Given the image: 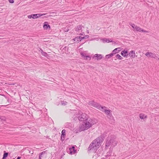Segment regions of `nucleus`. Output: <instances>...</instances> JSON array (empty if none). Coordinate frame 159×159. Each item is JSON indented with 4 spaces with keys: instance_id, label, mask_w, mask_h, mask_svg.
Instances as JSON below:
<instances>
[{
    "instance_id": "f257e3e1",
    "label": "nucleus",
    "mask_w": 159,
    "mask_h": 159,
    "mask_svg": "<svg viewBox=\"0 0 159 159\" xmlns=\"http://www.w3.org/2000/svg\"><path fill=\"white\" fill-rule=\"evenodd\" d=\"M78 119L80 121L84 122V124L80 127L79 131L80 132L88 129L94 124L93 120L90 118L89 119L88 116L85 113H82L79 116Z\"/></svg>"
},
{
    "instance_id": "f03ea898",
    "label": "nucleus",
    "mask_w": 159,
    "mask_h": 159,
    "mask_svg": "<svg viewBox=\"0 0 159 159\" xmlns=\"http://www.w3.org/2000/svg\"><path fill=\"white\" fill-rule=\"evenodd\" d=\"M105 138L104 135H101L100 136L94 140L90 144L88 151H95L98 149L101 145V143L103 141Z\"/></svg>"
},
{
    "instance_id": "7ed1b4c3",
    "label": "nucleus",
    "mask_w": 159,
    "mask_h": 159,
    "mask_svg": "<svg viewBox=\"0 0 159 159\" xmlns=\"http://www.w3.org/2000/svg\"><path fill=\"white\" fill-rule=\"evenodd\" d=\"M105 148H108L110 146L113 147L116 146L117 141L116 139V137L113 135L108 136L106 139Z\"/></svg>"
},
{
    "instance_id": "20e7f679",
    "label": "nucleus",
    "mask_w": 159,
    "mask_h": 159,
    "mask_svg": "<svg viewBox=\"0 0 159 159\" xmlns=\"http://www.w3.org/2000/svg\"><path fill=\"white\" fill-rule=\"evenodd\" d=\"M88 104L89 105L95 107L102 111H103V108H106V107L101 106L99 103L94 102L93 100L89 101Z\"/></svg>"
},
{
    "instance_id": "39448f33",
    "label": "nucleus",
    "mask_w": 159,
    "mask_h": 159,
    "mask_svg": "<svg viewBox=\"0 0 159 159\" xmlns=\"http://www.w3.org/2000/svg\"><path fill=\"white\" fill-rule=\"evenodd\" d=\"M76 152V150L75 149V147L73 146L70 148L67 151V152L70 154H75Z\"/></svg>"
},
{
    "instance_id": "423d86ee",
    "label": "nucleus",
    "mask_w": 159,
    "mask_h": 159,
    "mask_svg": "<svg viewBox=\"0 0 159 159\" xmlns=\"http://www.w3.org/2000/svg\"><path fill=\"white\" fill-rule=\"evenodd\" d=\"M121 55L124 57H127L129 55L127 50L125 49L121 52Z\"/></svg>"
},
{
    "instance_id": "0eeeda50",
    "label": "nucleus",
    "mask_w": 159,
    "mask_h": 159,
    "mask_svg": "<svg viewBox=\"0 0 159 159\" xmlns=\"http://www.w3.org/2000/svg\"><path fill=\"white\" fill-rule=\"evenodd\" d=\"M66 136V130L65 129H63L61 131V138L62 141L64 140Z\"/></svg>"
},
{
    "instance_id": "6e6552de",
    "label": "nucleus",
    "mask_w": 159,
    "mask_h": 159,
    "mask_svg": "<svg viewBox=\"0 0 159 159\" xmlns=\"http://www.w3.org/2000/svg\"><path fill=\"white\" fill-rule=\"evenodd\" d=\"M145 55L146 56H149L150 57L154 58L156 56V54H155L149 52H146L145 54Z\"/></svg>"
},
{
    "instance_id": "1a4fd4ad",
    "label": "nucleus",
    "mask_w": 159,
    "mask_h": 159,
    "mask_svg": "<svg viewBox=\"0 0 159 159\" xmlns=\"http://www.w3.org/2000/svg\"><path fill=\"white\" fill-rule=\"evenodd\" d=\"M45 14H41V13H39V14H32V16H33V19H36L40 16H42L43 15H45Z\"/></svg>"
},
{
    "instance_id": "9d476101",
    "label": "nucleus",
    "mask_w": 159,
    "mask_h": 159,
    "mask_svg": "<svg viewBox=\"0 0 159 159\" xmlns=\"http://www.w3.org/2000/svg\"><path fill=\"white\" fill-rule=\"evenodd\" d=\"M43 28L45 30H48L50 29V26L48 24V23L47 22H45L44 23L43 25Z\"/></svg>"
},
{
    "instance_id": "9b49d317",
    "label": "nucleus",
    "mask_w": 159,
    "mask_h": 159,
    "mask_svg": "<svg viewBox=\"0 0 159 159\" xmlns=\"http://www.w3.org/2000/svg\"><path fill=\"white\" fill-rule=\"evenodd\" d=\"M129 55L130 57L134 58L135 57V51L134 50H132L129 53Z\"/></svg>"
},
{
    "instance_id": "f8f14e48",
    "label": "nucleus",
    "mask_w": 159,
    "mask_h": 159,
    "mask_svg": "<svg viewBox=\"0 0 159 159\" xmlns=\"http://www.w3.org/2000/svg\"><path fill=\"white\" fill-rule=\"evenodd\" d=\"M83 27L84 28V27L82 26L81 25H77L75 31H76V32H79V30H82Z\"/></svg>"
},
{
    "instance_id": "ddd939ff",
    "label": "nucleus",
    "mask_w": 159,
    "mask_h": 159,
    "mask_svg": "<svg viewBox=\"0 0 159 159\" xmlns=\"http://www.w3.org/2000/svg\"><path fill=\"white\" fill-rule=\"evenodd\" d=\"M120 50H121V48H118L115 49L113 50L112 52L114 54L117 53Z\"/></svg>"
},
{
    "instance_id": "4468645a",
    "label": "nucleus",
    "mask_w": 159,
    "mask_h": 159,
    "mask_svg": "<svg viewBox=\"0 0 159 159\" xmlns=\"http://www.w3.org/2000/svg\"><path fill=\"white\" fill-rule=\"evenodd\" d=\"M81 38V36H77L74 38L73 39L75 41V42H79V41H81L82 40Z\"/></svg>"
},
{
    "instance_id": "2eb2a0df",
    "label": "nucleus",
    "mask_w": 159,
    "mask_h": 159,
    "mask_svg": "<svg viewBox=\"0 0 159 159\" xmlns=\"http://www.w3.org/2000/svg\"><path fill=\"white\" fill-rule=\"evenodd\" d=\"M107 115L110 114V112L111 111L110 110H107L106 108H103V111Z\"/></svg>"
},
{
    "instance_id": "dca6fc26",
    "label": "nucleus",
    "mask_w": 159,
    "mask_h": 159,
    "mask_svg": "<svg viewBox=\"0 0 159 159\" xmlns=\"http://www.w3.org/2000/svg\"><path fill=\"white\" fill-rule=\"evenodd\" d=\"M8 155V153L6 152V151H4V154L3 156V157L2 159H6Z\"/></svg>"
},
{
    "instance_id": "f3484780",
    "label": "nucleus",
    "mask_w": 159,
    "mask_h": 159,
    "mask_svg": "<svg viewBox=\"0 0 159 159\" xmlns=\"http://www.w3.org/2000/svg\"><path fill=\"white\" fill-rule=\"evenodd\" d=\"M102 42L104 43H109V42H112V40H110L108 39H102Z\"/></svg>"
},
{
    "instance_id": "a211bd4d",
    "label": "nucleus",
    "mask_w": 159,
    "mask_h": 159,
    "mask_svg": "<svg viewBox=\"0 0 159 159\" xmlns=\"http://www.w3.org/2000/svg\"><path fill=\"white\" fill-rule=\"evenodd\" d=\"M139 117L141 119H143L144 118L147 117V116H145L144 114L143 113H141L139 114Z\"/></svg>"
},
{
    "instance_id": "6ab92c4d",
    "label": "nucleus",
    "mask_w": 159,
    "mask_h": 159,
    "mask_svg": "<svg viewBox=\"0 0 159 159\" xmlns=\"http://www.w3.org/2000/svg\"><path fill=\"white\" fill-rule=\"evenodd\" d=\"M40 50L41 53L42 55L45 57H47L48 55V54L46 52H43L42 49H41Z\"/></svg>"
},
{
    "instance_id": "aec40b11",
    "label": "nucleus",
    "mask_w": 159,
    "mask_h": 159,
    "mask_svg": "<svg viewBox=\"0 0 159 159\" xmlns=\"http://www.w3.org/2000/svg\"><path fill=\"white\" fill-rule=\"evenodd\" d=\"M113 53L112 52V53H111L109 54L106 55L105 57L107 59L113 56Z\"/></svg>"
},
{
    "instance_id": "412c9836",
    "label": "nucleus",
    "mask_w": 159,
    "mask_h": 159,
    "mask_svg": "<svg viewBox=\"0 0 159 159\" xmlns=\"http://www.w3.org/2000/svg\"><path fill=\"white\" fill-rule=\"evenodd\" d=\"M141 29H141L140 27H138L137 26H136L134 27V29H135V30L137 31L141 32Z\"/></svg>"
},
{
    "instance_id": "4be33fe9",
    "label": "nucleus",
    "mask_w": 159,
    "mask_h": 159,
    "mask_svg": "<svg viewBox=\"0 0 159 159\" xmlns=\"http://www.w3.org/2000/svg\"><path fill=\"white\" fill-rule=\"evenodd\" d=\"M107 118L110 119V120H112L113 118V117L112 116V114L111 113H110L108 115H107Z\"/></svg>"
},
{
    "instance_id": "5701e85b",
    "label": "nucleus",
    "mask_w": 159,
    "mask_h": 159,
    "mask_svg": "<svg viewBox=\"0 0 159 159\" xmlns=\"http://www.w3.org/2000/svg\"><path fill=\"white\" fill-rule=\"evenodd\" d=\"M46 153L45 151H43L39 154V159H41V158L42 157V155L43 154H45Z\"/></svg>"
},
{
    "instance_id": "b1692460",
    "label": "nucleus",
    "mask_w": 159,
    "mask_h": 159,
    "mask_svg": "<svg viewBox=\"0 0 159 159\" xmlns=\"http://www.w3.org/2000/svg\"><path fill=\"white\" fill-rule=\"evenodd\" d=\"M103 58V57L101 54H98V58H97V60H100Z\"/></svg>"
},
{
    "instance_id": "393cba45",
    "label": "nucleus",
    "mask_w": 159,
    "mask_h": 159,
    "mask_svg": "<svg viewBox=\"0 0 159 159\" xmlns=\"http://www.w3.org/2000/svg\"><path fill=\"white\" fill-rule=\"evenodd\" d=\"M6 120V118L5 116H0V121H5Z\"/></svg>"
},
{
    "instance_id": "a878e982",
    "label": "nucleus",
    "mask_w": 159,
    "mask_h": 159,
    "mask_svg": "<svg viewBox=\"0 0 159 159\" xmlns=\"http://www.w3.org/2000/svg\"><path fill=\"white\" fill-rule=\"evenodd\" d=\"M116 57L118 59L121 60L123 58V57H121L119 54H117L116 55Z\"/></svg>"
},
{
    "instance_id": "bb28decb",
    "label": "nucleus",
    "mask_w": 159,
    "mask_h": 159,
    "mask_svg": "<svg viewBox=\"0 0 159 159\" xmlns=\"http://www.w3.org/2000/svg\"><path fill=\"white\" fill-rule=\"evenodd\" d=\"M89 35H85V36H84L83 37H81V39H82V40L83 39H88V38H89Z\"/></svg>"
},
{
    "instance_id": "cd10ccee",
    "label": "nucleus",
    "mask_w": 159,
    "mask_h": 159,
    "mask_svg": "<svg viewBox=\"0 0 159 159\" xmlns=\"http://www.w3.org/2000/svg\"><path fill=\"white\" fill-rule=\"evenodd\" d=\"M80 55L82 57H84V58L86 57L87 56L86 55V54L85 53H84V52H81L80 53Z\"/></svg>"
},
{
    "instance_id": "c85d7f7f",
    "label": "nucleus",
    "mask_w": 159,
    "mask_h": 159,
    "mask_svg": "<svg viewBox=\"0 0 159 159\" xmlns=\"http://www.w3.org/2000/svg\"><path fill=\"white\" fill-rule=\"evenodd\" d=\"M111 152H108L107 153V155H106V157H109L111 156Z\"/></svg>"
},
{
    "instance_id": "c756f323",
    "label": "nucleus",
    "mask_w": 159,
    "mask_h": 159,
    "mask_svg": "<svg viewBox=\"0 0 159 159\" xmlns=\"http://www.w3.org/2000/svg\"><path fill=\"white\" fill-rule=\"evenodd\" d=\"M61 104H62L64 105H66V104H67V102L66 101H62Z\"/></svg>"
},
{
    "instance_id": "7c9ffc66",
    "label": "nucleus",
    "mask_w": 159,
    "mask_h": 159,
    "mask_svg": "<svg viewBox=\"0 0 159 159\" xmlns=\"http://www.w3.org/2000/svg\"><path fill=\"white\" fill-rule=\"evenodd\" d=\"M86 58V60L88 59L89 60H90L91 59V57L89 56H87Z\"/></svg>"
},
{
    "instance_id": "2f4dec72",
    "label": "nucleus",
    "mask_w": 159,
    "mask_h": 159,
    "mask_svg": "<svg viewBox=\"0 0 159 159\" xmlns=\"http://www.w3.org/2000/svg\"><path fill=\"white\" fill-rule=\"evenodd\" d=\"M141 31H142V32H148V31H147V30H143V29H141Z\"/></svg>"
},
{
    "instance_id": "473e14b6",
    "label": "nucleus",
    "mask_w": 159,
    "mask_h": 159,
    "mask_svg": "<svg viewBox=\"0 0 159 159\" xmlns=\"http://www.w3.org/2000/svg\"><path fill=\"white\" fill-rule=\"evenodd\" d=\"M9 2L10 3H13L14 2V1L13 0H9Z\"/></svg>"
},
{
    "instance_id": "72a5a7b5",
    "label": "nucleus",
    "mask_w": 159,
    "mask_h": 159,
    "mask_svg": "<svg viewBox=\"0 0 159 159\" xmlns=\"http://www.w3.org/2000/svg\"><path fill=\"white\" fill-rule=\"evenodd\" d=\"M28 18H30V19L31 18H33V16H32V14H31V15H29L28 16Z\"/></svg>"
},
{
    "instance_id": "f704fd0d",
    "label": "nucleus",
    "mask_w": 159,
    "mask_h": 159,
    "mask_svg": "<svg viewBox=\"0 0 159 159\" xmlns=\"http://www.w3.org/2000/svg\"><path fill=\"white\" fill-rule=\"evenodd\" d=\"M130 25L134 29V26H135V25L134 24H130Z\"/></svg>"
},
{
    "instance_id": "c9c22d12",
    "label": "nucleus",
    "mask_w": 159,
    "mask_h": 159,
    "mask_svg": "<svg viewBox=\"0 0 159 159\" xmlns=\"http://www.w3.org/2000/svg\"><path fill=\"white\" fill-rule=\"evenodd\" d=\"M93 57L96 58L97 59V58H98V54H95L94 56Z\"/></svg>"
},
{
    "instance_id": "e433bc0d",
    "label": "nucleus",
    "mask_w": 159,
    "mask_h": 159,
    "mask_svg": "<svg viewBox=\"0 0 159 159\" xmlns=\"http://www.w3.org/2000/svg\"><path fill=\"white\" fill-rule=\"evenodd\" d=\"M84 32H82V33H80L79 34L80 35H84Z\"/></svg>"
},
{
    "instance_id": "4c0bfd02",
    "label": "nucleus",
    "mask_w": 159,
    "mask_h": 159,
    "mask_svg": "<svg viewBox=\"0 0 159 159\" xmlns=\"http://www.w3.org/2000/svg\"><path fill=\"white\" fill-rule=\"evenodd\" d=\"M21 158V157H18L16 159H20Z\"/></svg>"
},
{
    "instance_id": "58836bf2",
    "label": "nucleus",
    "mask_w": 159,
    "mask_h": 159,
    "mask_svg": "<svg viewBox=\"0 0 159 159\" xmlns=\"http://www.w3.org/2000/svg\"><path fill=\"white\" fill-rule=\"evenodd\" d=\"M87 33H89V30H87Z\"/></svg>"
},
{
    "instance_id": "ea45409f",
    "label": "nucleus",
    "mask_w": 159,
    "mask_h": 159,
    "mask_svg": "<svg viewBox=\"0 0 159 159\" xmlns=\"http://www.w3.org/2000/svg\"><path fill=\"white\" fill-rule=\"evenodd\" d=\"M30 152H31L30 151V152H29V153H31V154H33V153H31Z\"/></svg>"
},
{
    "instance_id": "a19ab883",
    "label": "nucleus",
    "mask_w": 159,
    "mask_h": 159,
    "mask_svg": "<svg viewBox=\"0 0 159 159\" xmlns=\"http://www.w3.org/2000/svg\"><path fill=\"white\" fill-rule=\"evenodd\" d=\"M101 159H105L104 158H101Z\"/></svg>"
}]
</instances>
